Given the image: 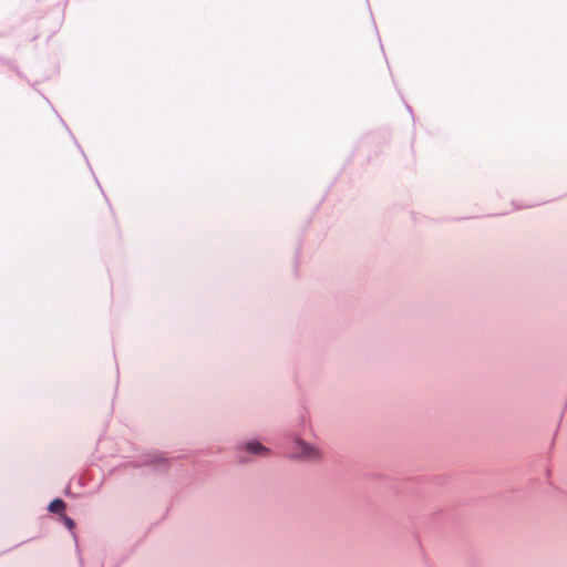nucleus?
Masks as SVG:
<instances>
[{
  "instance_id": "obj_1",
  "label": "nucleus",
  "mask_w": 567,
  "mask_h": 567,
  "mask_svg": "<svg viewBox=\"0 0 567 567\" xmlns=\"http://www.w3.org/2000/svg\"><path fill=\"white\" fill-rule=\"evenodd\" d=\"M296 446L298 452L295 454L296 457L306 460V461H317L321 457L320 451L302 441H297Z\"/></svg>"
},
{
  "instance_id": "obj_2",
  "label": "nucleus",
  "mask_w": 567,
  "mask_h": 567,
  "mask_svg": "<svg viewBox=\"0 0 567 567\" xmlns=\"http://www.w3.org/2000/svg\"><path fill=\"white\" fill-rule=\"evenodd\" d=\"M64 508H65V503L60 498H55L49 505V511L52 513H61Z\"/></svg>"
},
{
  "instance_id": "obj_3",
  "label": "nucleus",
  "mask_w": 567,
  "mask_h": 567,
  "mask_svg": "<svg viewBox=\"0 0 567 567\" xmlns=\"http://www.w3.org/2000/svg\"><path fill=\"white\" fill-rule=\"evenodd\" d=\"M246 449H247V451L255 453V454L267 451V449L265 446H262L259 442L247 443Z\"/></svg>"
},
{
  "instance_id": "obj_4",
  "label": "nucleus",
  "mask_w": 567,
  "mask_h": 567,
  "mask_svg": "<svg viewBox=\"0 0 567 567\" xmlns=\"http://www.w3.org/2000/svg\"><path fill=\"white\" fill-rule=\"evenodd\" d=\"M64 520L69 529H72L74 527V522L71 518L65 517Z\"/></svg>"
}]
</instances>
